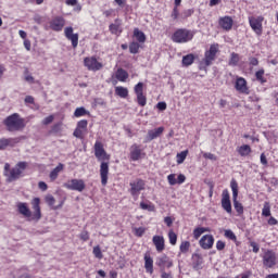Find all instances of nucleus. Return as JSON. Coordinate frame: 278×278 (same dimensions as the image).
<instances>
[{"instance_id":"f257e3e1","label":"nucleus","mask_w":278,"mask_h":278,"mask_svg":"<svg viewBox=\"0 0 278 278\" xmlns=\"http://www.w3.org/2000/svg\"><path fill=\"white\" fill-rule=\"evenodd\" d=\"M93 151L98 162H102L100 165L101 184L102 186H108V175H110V164L108 161H110V154H108L101 141H96Z\"/></svg>"},{"instance_id":"f03ea898","label":"nucleus","mask_w":278,"mask_h":278,"mask_svg":"<svg viewBox=\"0 0 278 278\" xmlns=\"http://www.w3.org/2000/svg\"><path fill=\"white\" fill-rule=\"evenodd\" d=\"M3 125L7 127L8 131H23L25 129V119L18 115V113H13L3 121Z\"/></svg>"},{"instance_id":"7ed1b4c3","label":"nucleus","mask_w":278,"mask_h":278,"mask_svg":"<svg viewBox=\"0 0 278 278\" xmlns=\"http://www.w3.org/2000/svg\"><path fill=\"white\" fill-rule=\"evenodd\" d=\"M216 53H218V45H212L204 53V59L200 62V71H205L207 66H212L214 60H216Z\"/></svg>"},{"instance_id":"20e7f679","label":"nucleus","mask_w":278,"mask_h":278,"mask_svg":"<svg viewBox=\"0 0 278 278\" xmlns=\"http://www.w3.org/2000/svg\"><path fill=\"white\" fill-rule=\"evenodd\" d=\"M193 38H194L193 30L180 28L174 33L172 40L174 42L184 43V42H190V40H192Z\"/></svg>"},{"instance_id":"39448f33","label":"nucleus","mask_w":278,"mask_h":278,"mask_svg":"<svg viewBox=\"0 0 278 278\" xmlns=\"http://www.w3.org/2000/svg\"><path fill=\"white\" fill-rule=\"evenodd\" d=\"M230 188L232 191L233 207H235L236 212H238L239 214H243L244 206L242 205V203H240L238 201V181H236V179H231Z\"/></svg>"},{"instance_id":"423d86ee","label":"nucleus","mask_w":278,"mask_h":278,"mask_svg":"<svg viewBox=\"0 0 278 278\" xmlns=\"http://www.w3.org/2000/svg\"><path fill=\"white\" fill-rule=\"evenodd\" d=\"M129 186H130L129 192L131 197H134V199H138V197H140V192L144 190V187L147 186V184L144 182V180L137 178L130 181Z\"/></svg>"},{"instance_id":"0eeeda50","label":"nucleus","mask_w":278,"mask_h":278,"mask_svg":"<svg viewBox=\"0 0 278 278\" xmlns=\"http://www.w3.org/2000/svg\"><path fill=\"white\" fill-rule=\"evenodd\" d=\"M25 168H27V162L17 163L16 166L11 169L8 181H16V179L23 175V170H25Z\"/></svg>"},{"instance_id":"6e6552de","label":"nucleus","mask_w":278,"mask_h":278,"mask_svg":"<svg viewBox=\"0 0 278 278\" xmlns=\"http://www.w3.org/2000/svg\"><path fill=\"white\" fill-rule=\"evenodd\" d=\"M84 64L88 71H92L93 73L103 68V63L99 62L94 56L85 58Z\"/></svg>"},{"instance_id":"1a4fd4ad","label":"nucleus","mask_w":278,"mask_h":278,"mask_svg":"<svg viewBox=\"0 0 278 278\" xmlns=\"http://www.w3.org/2000/svg\"><path fill=\"white\" fill-rule=\"evenodd\" d=\"M262 23H264V16H257V17L250 16L249 17L250 27L253 29V31L257 36H262V31H263Z\"/></svg>"},{"instance_id":"9d476101","label":"nucleus","mask_w":278,"mask_h":278,"mask_svg":"<svg viewBox=\"0 0 278 278\" xmlns=\"http://www.w3.org/2000/svg\"><path fill=\"white\" fill-rule=\"evenodd\" d=\"M25 136L16 138H1L0 139V151H5L8 147H16L21 140H25Z\"/></svg>"},{"instance_id":"9b49d317","label":"nucleus","mask_w":278,"mask_h":278,"mask_svg":"<svg viewBox=\"0 0 278 278\" xmlns=\"http://www.w3.org/2000/svg\"><path fill=\"white\" fill-rule=\"evenodd\" d=\"M263 264L267 268H273L277 264V254L273 251H267L263 256Z\"/></svg>"},{"instance_id":"f8f14e48","label":"nucleus","mask_w":278,"mask_h":278,"mask_svg":"<svg viewBox=\"0 0 278 278\" xmlns=\"http://www.w3.org/2000/svg\"><path fill=\"white\" fill-rule=\"evenodd\" d=\"M222 207L227 214H231V199L227 189H224L222 193Z\"/></svg>"},{"instance_id":"ddd939ff","label":"nucleus","mask_w":278,"mask_h":278,"mask_svg":"<svg viewBox=\"0 0 278 278\" xmlns=\"http://www.w3.org/2000/svg\"><path fill=\"white\" fill-rule=\"evenodd\" d=\"M88 129V121L86 119H81L77 123V127L76 129L74 130V136L76 138H80V139H84V136L86 134Z\"/></svg>"},{"instance_id":"4468645a","label":"nucleus","mask_w":278,"mask_h":278,"mask_svg":"<svg viewBox=\"0 0 278 278\" xmlns=\"http://www.w3.org/2000/svg\"><path fill=\"white\" fill-rule=\"evenodd\" d=\"M143 155L144 153H142V148L138 146V143H134L130 147V160L132 162H138V160H140Z\"/></svg>"},{"instance_id":"2eb2a0df","label":"nucleus","mask_w":278,"mask_h":278,"mask_svg":"<svg viewBox=\"0 0 278 278\" xmlns=\"http://www.w3.org/2000/svg\"><path fill=\"white\" fill-rule=\"evenodd\" d=\"M235 88L241 94H249V87L247 86V79L242 77L237 78Z\"/></svg>"},{"instance_id":"dca6fc26","label":"nucleus","mask_w":278,"mask_h":278,"mask_svg":"<svg viewBox=\"0 0 278 278\" xmlns=\"http://www.w3.org/2000/svg\"><path fill=\"white\" fill-rule=\"evenodd\" d=\"M191 266L193 270H203V256L199 253L192 254Z\"/></svg>"},{"instance_id":"f3484780","label":"nucleus","mask_w":278,"mask_h":278,"mask_svg":"<svg viewBox=\"0 0 278 278\" xmlns=\"http://www.w3.org/2000/svg\"><path fill=\"white\" fill-rule=\"evenodd\" d=\"M219 26L222 27V29H225V31H231L233 27V18H231V16L220 17Z\"/></svg>"},{"instance_id":"a211bd4d","label":"nucleus","mask_w":278,"mask_h":278,"mask_svg":"<svg viewBox=\"0 0 278 278\" xmlns=\"http://www.w3.org/2000/svg\"><path fill=\"white\" fill-rule=\"evenodd\" d=\"M33 210L35 211L31 220H40L42 215L40 214V198H35L33 200Z\"/></svg>"},{"instance_id":"6ab92c4d","label":"nucleus","mask_w":278,"mask_h":278,"mask_svg":"<svg viewBox=\"0 0 278 278\" xmlns=\"http://www.w3.org/2000/svg\"><path fill=\"white\" fill-rule=\"evenodd\" d=\"M164 134V127H159L152 130L148 131L147 141L151 142V140H155L156 138H160Z\"/></svg>"},{"instance_id":"aec40b11","label":"nucleus","mask_w":278,"mask_h":278,"mask_svg":"<svg viewBox=\"0 0 278 278\" xmlns=\"http://www.w3.org/2000/svg\"><path fill=\"white\" fill-rule=\"evenodd\" d=\"M17 212L22 214L25 218H31V211L27 206V203H17Z\"/></svg>"},{"instance_id":"412c9836","label":"nucleus","mask_w":278,"mask_h":278,"mask_svg":"<svg viewBox=\"0 0 278 278\" xmlns=\"http://www.w3.org/2000/svg\"><path fill=\"white\" fill-rule=\"evenodd\" d=\"M156 264L161 267V270H164L165 267L170 268L173 266V262L166 255L159 257Z\"/></svg>"},{"instance_id":"4be33fe9","label":"nucleus","mask_w":278,"mask_h":278,"mask_svg":"<svg viewBox=\"0 0 278 278\" xmlns=\"http://www.w3.org/2000/svg\"><path fill=\"white\" fill-rule=\"evenodd\" d=\"M71 189L77 190V192H84V190L86 189V184L84 182V180L73 179L71 181Z\"/></svg>"},{"instance_id":"5701e85b","label":"nucleus","mask_w":278,"mask_h":278,"mask_svg":"<svg viewBox=\"0 0 278 278\" xmlns=\"http://www.w3.org/2000/svg\"><path fill=\"white\" fill-rule=\"evenodd\" d=\"M51 29H53L54 31H60L62 30V27H64V18L62 17H55L54 20H52L51 24H50Z\"/></svg>"},{"instance_id":"b1692460","label":"nucleus","mask_w":278,"mask_h":278,"mask_svg":"<svg viewBox=\"0 0 278 278\" xmlns=\"http://www.w3.org/2000/svg\"><path fill=\"white\" fill-rule=\"evenodd\" d=\"M115 94L121 99H127L129 97V89L127 87L117 86L115 87Z\"/></svg>"},{"instance_id":"393cba45","label":"nucleus","mask_w":278,"mask_h":278,"mask_svg":"<svg viewBox=\"0 0 278 278\" xmlns=\"http://www.w3.org/2000/svg\"><path fill=\"white\" fill-rule=\"evenodd\" d=\"M64 170V164L60 163L49 175L51 181H55L60 176V173Z\"/></svg>"},{"instance_id":"a878e982","label":"nucleus","mask_w":278,"mask_h":278,"mask_svg":"<svg viewBox=\"0 0 278 278\" xmlns=\"http://www.w3.org/2000/svg\"><path fill=\"white\" fill-rule=\"evenodd\" d=\"M144 268L147 273H150V275H153V258L149 256V254L144 255Z\"/></svg>"},{"instance_id":"bb28decb","label":"nucleus","mask_w":278,"mask_h":278,"mask_svg":"<svg viewBox=\"0 0 278 278\" xmlns=\"http://www.w3.org/2000/svg\"><path fill=\"white\" fill-rule=\"evenodd\" d=\"M115 77L118 81H127L129 74L123 68H118L115 73Z\"/></svg>"},{"instance_id":"cd10ccee","label":"nucleus","mask_w":278,"mask_h":278,"mask_svg":"<svg viewBox=\"0 0 278 278\" xmlns=\"http://www.w3.org/2000/svg\"><path fill=\"white\" fill-rule=\"evenodd\" d=\"M109 29L111 34H114L115 36H118L123 30H121V22L118 20H115L114 24H111L109 26Z\"/></svg>"},{"instance_id":"c85d7f7f","label":"nucleus","mask_w":278,"mask_h":278,"mask_svg":"<svg viewBox=\"0 0 278 278\" xmlns=\"http://www.w3.org/2000/svg\"><path fill=\"white\" fill-rule=\"evenodd\" d=\"M134 36L137 41L144 43L147 42V35L142 33V30H139L138 28L134 29Z\"/></svg>"},{"instance_id":"c756f323","label":"nucleus","mask_w":278,"mask_h":278,"mask_svg":"<svg viewBox=\"0 0 278 278\" xmlns=\"http://www.w3.org/2000/svg\"><path fill=\"white\" fill-rule=\"evenodd\" d=\"M88 115H90V112L86 110V108L84 106L77 108L74 112L75 118H81V116H88Z\"/></svg>"},{"instance_id":"7c9ffc66","label":"nucleus","mask_w":278,"mask_h":278,"mask_svg":"<svg viewBox=\"0 0 278 278\" xmlns=\"http://www.w3.org/2000/svg\"><path fill=\"white\" fill-rule=\"evenodd\" d=\"M238 153L241 157H247L251 153V147L249 144H243L238 148Z\"/></svg>"},{"instance_id":"2f4dec72","label":"nucleus","mask_w":278,"mask_h":278,"mask_svg":"<svg viewBox=\"0 0 278 278\" xmlns=\"http://www.w3.org/2000/svg\"><path fill=\"white\" fill-rule=\"evenodd\" d=\"M192 64H194V54L182 56V66H192Z\"/></svg>"},{"instance_id":"473e14b6","label":"nucleus","mask_w":278,"mask_h":278,"mask_svg":"<svg viewBox=\"0 0 278 278\" xmlns=\"http://www.w3.org/2000/svg\"><path fill=\"white\" fill-rule=\"evenodd\" d=\"M238 62H240V55L236 52H232L228 62L229 66H238Z\"/></svg>"},{"instance_id":"72a5a7b5","label":"nucleus","mask_w":278,"mask_h":278,"mask_svg":"<svg viewBox=\"0 0 278 278\" xmlns=\"http://www.w3.org/2000/svg\"><path fill=\"white\" fill-rule=\"evenodd\" d=\"M200 244H214V237L212 235H204L200 239Z\"/></svg>"},{"instance_id":"f704fd0d","label":"nucleus","mask_w":278,"mask_h":278,"mask_svg":"<svg viewBox=\"0 0 278 278\" xmlns=\"http://www.w3.org/2000/svg\"><path fill=\"white\" fill-rule=\"evenodd\" d=\"M71 42L72 47L77 49V46L79 45V35L73 34V28H71Z\"/></svg>"},{"instance_id":"c9c22d12","label":"nucleus","mask_w":278,"mask_h":278,"mask_svg":"<svg viewBox=\"0 0 278 278\" xmlns=\"http://www.w3.org/2000/svg\"><path fill=\"white\" fill-rule=\"evenodd\" d=\"M177 164H184L186 162V157H188V150H185L176 155Z\"/></svg>"},{"instance_id":"e433bc0d","label":"nucleus","mask_w":278,"mask_h":278,"mask_svg":"<svg viewBox=\"0 0 278 278\" xmlns=\"http://www.w3.org/2000/svg\"><path fill=\"white\" fill-rule=\"evenodd\" d=\"M139 51H140V43L132 41L129 45V52L136 55V53H138Z\"/></svg>"},{"instance_id":"4c0bfd02","label":"nucleus","mask_w":278,"mask_h":278,"mask_svg":"<svg viewBox=\"0 0 278 278\" xmlns=\"http://www.w3.org/2000/svg\"><path fill=\"white\" fill-rule=\"evenodd\" d=\"M137 102H138V105H140L141 108H144V105H147V96H144V93H138Z\"/></svg>"},{"instance_id":"58836bf2","label":"nucleus","mask_w":278,"mask_h":278,"mask_svg":"<svg viewBox=\"0 0 278 278\" xmlns=\"http://www.w3.org/2000/svg\"><path fill=\"white\" fill-rule=\"evenodd\" d=\"M205 231H207V229L200 227V228H195L193 230V236L195 238V240H199V238H201V236H203V233H205Z\"/></svg>"},{"instance_id":"ea45409f","label":"nucleus","mask_w":278,"mask_h":278,"mask_svg":"<svg viewBox=\"0 0 278 278\" xmlns=\"http://www.w3.org/2000/svg\"><path fill=\"white\" fill-rule=\"evenodd\" d=\"M256 79L260 81V84H266V78H264V70H260L255 73Z\"/></svg>"},{"instance_id":"a19ab883","label":"nucleus","mask_w":278,"mask_h":278,"mask_svg":"<svg viewBox=\"0 0 278 278\" xmlns=\"http://www.w3.org/2000/svg\"><path fill=\"white\" fill-rule=\"evenodd\" d=\"M71 5L73 8V12L79 14V11L81 10V4H79L77 0H71Z\"/></svg>"},{"instance_id":"79ce46f5","label":"nucleus","mask_w":278,"mask_h":278,"mask_svg":"<svg viewBox=\"0 0 278 278\" xmlns=\"http://www.w3.org/2000/svg\"><path fill=\"white\" fill-rule=\"evenodd\" d=\"M93 255L97 260H103V252H101V248L99 245L93 248Z\"/></svg>"},{"instance_id":"37998d69","label":"nucleus","mask_w":278,"mask_h":278,"mask_svg":"<svg viewBox=\"0 0 278 278\" xmlns=\"http://www.w3.org/2000/svg\"><path fill=\"white\" fill-rule=\"evenodd\" d=\"M143 90H144V84L138 83L135 86V94H144Z\"/></svg>"},{"instance_id":"c03bdc74","label":"nucleus","mask_w":278,"mask_h":278,"mask_svg":"<svg viewBox=\"0 0 278 278\" xmlns=\"http://www.w3.org/2000/svg\"><path fill=\"white\" fill-rule=\"evenodd\" d=\"M262 215L266 216V217L270 216V204H268V202L264 203V207L262 210Z\"/></svg>"},{"instance_id":"a18cd8bd","label":"nucleus","mask_w":278,"mask_h":278,"mask_svg":"<svg viewBox=\"0 0 278 278\" xmlns=\"http://www.w3.org/2000/svg\"><path fill=\"white\" fill-rule=\"evenodd\" d=\"M46 203L50 207H53L55 205V198H53V195H51V194L46 195Z\"/></svg>"},{"instance_id":"49530a36","label":"nucleus","mask_w":278,"mask_h":278,"mask_svg":"<svg viewBox=\"0 0 278 278\" xmlns=\"http://www.w3.org/2000/svg\"><path fill=\"white\" fill-rule=\"evenodd\" d=\"M167 181H168L169 186H177V178H176L175 174L168 175Z\"/></svg>"},{"instance_id":"de8ad7c7","label":"nucleus","mask_w":278,"mask_h":278,"mask_svg":"<svg viewBox=\"0 0 278 278\" xmlns=\"http://www.w3.org/2000/svg\"><path fill=\"white\" fill-rule=\"evenodd\" d=\"M170 244H177V235L174 231L168 232Z\"/></svg>"},{"instance_id":"09e8293b","label":"nucleus","mask_w":278,"mask_h":278,"mask_svg":"<svg viewBox=\"0 0 278 278\" xmlns=\"http://www.w3.org/2000/svg\"><path fill=\"white\" fill-rule=\"evenodd\" d=\"M144 231H147L144 227L135 228V236H138L140 238L144 236Z\"/></svg>"},{"instance_id":"8fccbe9b","label":"nucleus","mask_w":278,"mask_h":278,"mask_svg":"<svg viewBox=\"0 0 278 278\" xmlns=\"http://www.w3.org/2000/svg\"><path fill=\"white\" fill-rule=\"evenodd\" d=\"M153 244H164V237H162V236H154L153 237Z\"/></svg>"},{"instance_id":"3c124183","label":"nucleus","mask_w":278,"mask_h":278,"mask_svg":"<svg viewBox=\"0 0 278 278\" xmlns=\"http://www.w3.org/2000/svg\"><path fill=\"white\" fill-rule=\"evenodd\" d=\"M54 118H55V116L49 115L48 117L43 118L42 125H51V123H53Z\"/></svg>"},{"instance_id":"603ef678","label":"nucleus","mask_w":278,"mask_h":278,"mask_svg":"<svg viewBox=\"0 0 278 278\" xmlns=\"http://www.w3.org/2000/svg\"><path fill=\"white\" fill-rule=\"evenodd\" d=\"M225 237L229 240H236V235L231 230H225Z\"/></svg>"},{"instance_id":"864d4df0","label":"nucleus","mask_w":278,"mask_h":278,"mask_svg":"<svg viewBox=\"0 0 278 278\" xmlns=\"http://www.w3.org/2000/svg\"><path fill=\"white\" fill-rule=\"evenodd\" d=\"M203 157H205V160H212L213 162H216V155L210 153V152H205L203 154Z\"/></svg>"},{"instance_id":"5fc2aeb1","label":"nucleus","mask_w":278,"mask_h":278,"mask_svg":"<svg viewBox=\"0 0 278 278\" xmlns=\"http://www.w3.org/2000/svg\"><path fill=\"white\" fill-rule=\"evenodd\" d=\"M181 253H188L190 251V244H180Z\"/></svg>"},{"instance_id":"6e6d98bb","label":"nucleus","mask_w":278,"mask_h":278,"mask_svg":"<svg viewBox=\"0 0 278 278\" xmlns=\"http://www.w3.org/2000/svg\"><path fill=\"white\" fill-rule=\"evenodd\" d=\"M157 110H160L161 112H164V110H166V102H159L156 104Z\"/></svg>"},{"instance_id":"4d7b16f0","label":"nucleus","mask_w":278,"mask_h":278,"mask_svg":"<svg viewBox=\"0 0 278 278\" xmlns=\"http://www.w3.org/2000/svg\"><path fill=\"white\" fill-rule=\"evenodd\" d=\"M261 164H263V166H266L268 164V160L266 159V154L264 153L261 154Z\"/></svg>"},{"instance_id":"13d9d810","label":"nucleus","mask_w":278,"mask_h":278,"mask_svg":"<svg viewBox=\"0 0 278 278\" xmlns=\"http://www.w3.org/2000/svg\"><path fill=\"white\" fill-rule=\"evenodd\" d=\"M186 181V176L184 174L178 175L177 184L181 185Z\"/></svg>"},{"instance_id":"bf43d9fd","label":"nucleus","mask_w":278,"mask_h":278,"mask_svg":"<svg viewBox=\"0 0 278 278\" xmlns=\"http://www.w3.org/2000/svg\"><path fill=\"white\" fill-rule=\"evenodd\" d=\"M140 207H141V210H149L150 212L153 210V208L151 207V205H149V204H147V203H144V202H141V203H140Z\"/></svg>"},{"instance_id":"052dcab7","label":"nucleus","mask_w":278,"mask_h":278,"mask_svg":"<svg viewBox=\"0 0 278 278\" xmlns=\"http://www.w3.org/2000/svg\"><path fill=\"white\" fill-rule=\"evenodd\" d=\"M80 238H81V240H83L84 242H86V240H88V238H89L88 231H83V232L80 233Z\"/></svg>"},{"instance_id":"680f3d73","label":"nucleus","mask_w":278,"mask_h":278,"mask_svg":"<svg viewBox=\"0 0 278 278\" xmlns=\"http://www.w3.org/2000/svg\"><path fill=\"white\" fill-rule=\"evenodd\" d=\"M48 186L45 181H40L39 182V189L42 190V192H45L47 190Z\"/></svg>"},{"instance_id":"e2e57ef3","label":"nucleus","mask_w":278,"mask_h":278,"mask_svg":"<svg viewBox=\"0 0 278 278\" xmlns=\"http://www.w3.org/2000/svg\"><path fill=\"white\" fill-rule=\"evenodd\" d=\"M60 127H62V124H55L53 127H52V131L53 134H58V131H60Z\"/></svg>"},{"instance_id":"0e129e2a","label":"nucleus","mask_w":278,"mask_h":278,"mask_svg":"<svg viewBox=\"0 0 278 278\" xmlns=\"http://www.w3.org/2000/svg\"><path fill=\"white\" fill-rule=\"evenodd\" d=\"M164 223L165 225H167V227H170L173 225V218L170 217H165L164 218Z\"/></svg>"},{"instance_id":"69168bd1","label":"nucleus","mask_w":278,"mask_h":278,"mask_svg":"<svg viewBox=\"0 0 278 278\" xmlns=\"http://www.w3.org/2000/svg\"><path fill=\"white\" fill-rule=\"evenodd\" d=\"M250 64L252 66H257L260 64V61H257V59H255V58H252V59H250Z\"/></svg>"},{"instance_id":"338daca9","label":"nucleus","mask_w":278,"mask_h":278,"mask_svg":"<svg viewBox=\"0 0 278 278\" xmlns=\"http://www.w3.org/2000/svg\"><path fill=\"white\" fill-rule=\"evenodd\" d=\"M25 103H30V104H33V103H34V97H31V96H26V98H25Z\"/></svg>"},{"instance_id":"774afa93","label":"nucleus","mask_w":278,"mask_h":278,"mask_svg":"<svg viewBox=\"0 0 278 278\" xmlns=\"http://www.w3.org/2000/svg\"><path fill=\"white\" fill-rule=\"evenodd\" d=\"M162 278H173V275L162 270V275H161Z\"/></svg>"}]
</instances>
